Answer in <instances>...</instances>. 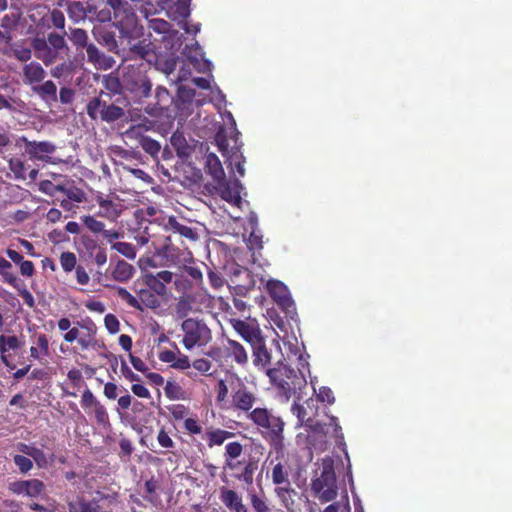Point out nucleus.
<instances>
[{
  "label": "nucleus",
  "mask_w": 512,
  "mask_h": 512,
  "mask_svg": "<svg viewBox=\"0 0 512 512\" xmlns=\"http://www.w3.org/2000/svg\"><path fill=\"white\" fill-rule=\"evenodd\" d=\"M293 340L295 343L291 340L284 341L290 351L287 355L290 365L278 362L274 368L266 370V375L276 389L277 395L285 402L292 396H297L300 400L302 390L307 387L306 376L310 373L307 360L309 356L305 353L303 344H299L295 337Z\"/></svg>",
  "instance_id": "1"
},
{
  "label": "nucleus",
  "mask_w": 512,
  "mask_h": 512,
  "mask_svg": "<svg viewBox=\"0 0 512 512\" xmlns=\"http://www.w3.org/2000/svg\"><path fill=\"white\" fill-rule=\"evenodd\" d=\"M339 485L336 478L333 461L323 459L316 464L310 481V493L320 503L334 501L338 496Z\"/></svg>",
  "instance_id": "2"
},
{
  "label": "nucleus",
  "mask_w": 512,
  "mask_h": 512,
  "mask_svg": "<svg viewBox=\"0 0 512 512\" xmlns=\"http://www.w3.org/2000/svg\"><path fill=\"white\" fill-rule=\"evenodd\" d=\"M128 104L127 99L122 96L112 98L111 93L101 91L98 96L89 100L86 112L94 121L113 123L125 116V108Z\"/></svg>",
  "instance_id": "3"
},
{
  "label": "nucleus",
  "mask_w": 512,
  "mask_h": 512,
  "mask_svg": "<svg viewBox=\"0 0 512 512\" xmlns=\"http://www.w3.org/2000/svg\"><path fill=\"white\" fill-rule=\"evenodd\" d=\"M22 82L48 105L57 101V86L52 80H45L47 72L38 61H30L22 67Z\"/></svg>",
  "instance_id": "4"
},
{
  "label": "nucleus",
  "mask_w": 512,
  "mask_h": 512,
  "mask_svg": "<svg viewBox=\"0 0 512 512\" xmlns=\"http://www.w3.org/2000/svg\"><path fill=\"white\" fill-rule=\"evenodd\" d=\"M315 401L310 398L305 401L304 404H300L298 402H294L291 406V412L298 419L299 426L305 425L314 430H321L326 435H331L336 441V443L340 446H345L343 442V434L341 433V427L337 423V419L335 417H331L329 423L322 425L315 424L313 421V416L315 415Z\"/></svg>",
  "instance_id": "5"
},
{
  "label": "nucleus",
  "mask_w": 512,
  "mask_h": 512,
  "mask_svg": "<svg viewBox=\"0 0 512 512\" xmlns=\"http://www.w3.org/2000/svg\"><path fill=\"white\" fill-rule=\"evenodd\" d=\"M67 32L62 34L51 32L47 37H34L31 40V47L35 57L45 66H50L59 58L61 52L69 51V47L65 40Z\"/></svg>",
  "instance_id": "6"
},
{
  "label": "nucleus",
  "mask_w": 512,
  "mask_h": 512,
  "mask_svg": "<svg viewBox=\"0 0 512 512\" xmlns=\"http://www.w3.org/2000/svg\"><path fill=\"white\" fill-rule=\"evenodd\" d=\"M183 332L182 344L187 350L206 346L212 339L211 330L207 324L196 318H187L181 323Z\"/></svg>",
  "instance_id": "7"
},
{
  "label": "nucleus",
  "mask_w": 512,
  "mask_h": 512,
  "mask_svg": "<svg viewBox=\"0 0 512 512\" xmlns=\"http://www.w3.org/2000/svg\"><path fill=\"white\" fill-rule=\"evenodd\" d=\"M264 437L269 441L272 448L282 453L284 449V422L283 420L271 414L266 422L260 427Z\"/></svg>",
  "instance_id": "8"
},
{
  "label": "nucleus",
  "mask_w": 512,
  "mask_h": 512,
  "mask_svg": "<svg viewBox=\"0 0 512 512\" xmlns=\"http://www.w3.org/2000/svg\"><path fill=\"white\" fill-rule=\"evenodd\" d=\"M144 283L158 296L167 294L166 285L172 283L174 274L171 271L163 270L156 274L145 273L142 275Z\"/></svg>",
  "instance_id": "9"
},
{
  "label": "nucleus",
  "mask_w": 512,
  "mask_h": 512,
  "mask_svg": "<svg viewBox=\"0 0 512 512\" xmlns=\"http://www.w3.org/2000/svg\"><path fill=\"white\" fill-rule=\"evenodd\" d=\"M266 290L273 300L283 309L290 311L293 307L287 286L281 281L269 279L266 281Z\"/></svg>",
  "instance_id": "10"
},
{
  "label": "nucleus",
  "mask_w": 512,
  "mask_h": 512,
  "mask_svg": "<svg viewBox=\"0 0 512 512\" xmlns=\"http://www.w3.org/2000/svg\"><path fill=\"white\" fill-rule=\"evenodd\" d=\"M154 100V102L149 103L144 109L145 112L152 117L161 116L172 103V97L169 91L163 86H158L155 89Z\"/></svg>",
  "instance_id": "11"
},
{
  "label": "nucleus",
  "mask_w": 512,
  "mask_h": 512,
  "mask_svg": "<svg viewBox=\"0 0 512 512\" xmlns=\"http://www.w3.org/2000/svg\"><path fill=\"white\" fill-rule=\"evenodd\" d=\"M219 499L230 512H249L242 495L233 489L222 486L219 489Z\"/></svg>",
  "instance_id": "12"
},
{
  "label": "nucleus",
  "mask_w": 512,
  "mask_h": 512,
  "mask_svg": "<svg viewBox=\"0 0 512 512\" xmlns=\"http://www.w3.org/2000/svg\"><path fill=\"white\" fill-rule=\"evenodd\" d=\"M231 397V407L241 411H249L256 401L255 395L248 390L240 378L239 386L235 388Z\"/></svg>",
  "instance_id": "13"
},
{
  "label": "nucleus",
  "mask_w": 512,
  "mask_h": 512,
  "mask_svg": "<svg viewBox=\"0 0 512 512\" xmlns=\"http://www.w3.org/2000/svg\"><path fill=\"white\" fill-rule=\"evenodd\" d=\"M25 152L33 159L43 160L45 157L53 154L56 146L49 141H30L26 137H22Z\"/></svg>",
  "instance_id": "14"
},
{
  "label": "nucleus",
  "mask_w": 512,
  "mask_h": 512,
  "mask_svg": "<svg viewBox=\"0 0 512 512\" xmlns=\"http://www.w3.org/2000/svg\"><path fill=\"white\" fill-rule=\"evenodd\" d=\"M243 239L249 250L253 251V265L263 266L255 254V251H259L263 247V234L259 227L249 226V229H245L243 232Z\"/></svg>",
  "instance_id": "15"
},
{
  "label": "nucleus",
  "mask_w": 512,
  "mask_h": 512,
  "mask_svg": "<svg viewBox=\"0 0 512 512\" xmlns=\"http://www.w3.org/2000/svg\"><path fill=\"white\" fill-rule=\"evenodd\" d=\"M86 53L87 61L93 64L96 69L108 70L115 64L113 57L101 52L94 44L86 46Z\"/></svg>",
  "instance_id": "16"
},
{
  "label": "nucleus",
  "mask_w": 512,
  "mask_h": 512,
  "mask_svg": "<svg viewBox=\"0 0 512 512\" xmlns=\"http://www.w3.org/2000/svg\"><path fill=\"white\" fill-rule=\"evenodd\" d=\"M92 33L96 41L105 46L108 51L118 53V43L113 30L105 25H98L93 28Z\"/></svg>",
  "instance_id": "17"
},
{
  "label": "nucleus",
  "mask_w": 512,
  "mask_h": 512,
  "mask_svg": "<svg viewBox=\"0 0 512 512\" xmlns=\"http://www.w3.org/2000/svg\"><path fill=\"white\" fill-rule=\"evenodd\" d=\"M237 386H239V377L236 375H227L225 379L219 380L216 401L222 408L227 407L229 391H231L232 395Z\"/></svg>",
  "instance_id": "18"
},
{
  "label": "nucleus",
  "mask_w": 512,
  "mask_h": 512,
  "mask_svg": "<svg viewBox=\"0 0 512 512\" xmlns=\"http://www.w3.org/2000/svg\"><path fill=\"white\" fill-rule=\"evenodd\" d=\"M217 190L219 191L222 199L227 202L240 201V183L238 180L229 182L225 180V176L221 179H217Z\"/></svg>",
  "instance_id": "19"
},
{
  "label": "nucleus",
  "mask_w": 512,
  "mask_h": 512,
  "mask_svg": "<svg viewBox=\"0 0 512 512\" xmlns=\"http://www.w3.org/2000/svg\"><path fill=\"white\" fill-rule=\"evenodd\" d=\"M239 135L240 133L235 130L233 135L230 137L234 145L231 147V154L228 156V158L230 160V164L235 165L236 171L241 177H243L245 175V157L241 153V147L243 144L239 142Z\"/></svg>",
  "instance_id": "20"
},
{
  "label": "nucleus",
  "mask_w": 512,
  "mask_h": 512,
  "mask_svg": "<svg viewBox=\"0 0 512 512\" xmlns=\"http://www.w3.org/2000/svg\"><path fill=\"white\" fill-rule=\"evenodd\" d=\"M274 494L278 498L282 507L287 511L293 512L296 506L297 491L291 484L274 488Z\"/></svg>",
  "instance_id": "21"
},
{
  "label": "nucleus",
  "mask_w": 512,
  "mask_h": 512,
  "mask_svg": "<svg viewBox=\"0 0 512 512\" xmlns=\"http://www.w3.org/2000/svg\"><path fill=\"white\" fill-rule=\"evenodd\" d=\"M231 324L235 331L241 335L244 340L251 343L252 345L256 344V342H259L261 339L260 330L256 326L245 321L235 319L231 321Z\"/></svg>",
  "instance_id": "22"
},
{
  "label": "nucleus",
  "mask_w": 512,
  "mask_h": 512,
  "mask_svg": "<svg viewBox=\"0 0 512 512\" xmlns=\"http://www.w3.org/2000/svg\"><path fill=\"white\" fill-rule=\"evenodd\" d=\"M126 86L130 92L139 98L149 96L152 89V83L146 75H139L136 79H130L129 77Z\"/></svg>",
  "instance_id": "23"
},
{
  "label": "nucleus",
  "mask_w": 512,
  "mask_h": 512,
  "mask_svg": "<svg viewBox=\"0 0 512 512\" xmlns=\"http://www.w3.org/2000/svg\"><path fill=\"white\" fill-rule=\"evenodd\" d=\"M129 50L127 51L126 58L127 59H144L147 61H151L150 57L153 56V50L151 48V43H147L144 40H138L135 43L129 42Z\"/></svg>",
  "instance_id": "24"
},
{
  "label": "nucleus",
  "mask_w": 512,
  "mask_h": 512,
  "mask_svg": "<svg viewBox=\"0 0 512 512\" xmlns=\"http://www.w3.org/2000/svg\"><path fill=\"white\" fill-rule=\"evenodd\" d=\"M59 197L74 200L76 203H82L86 200L85 192L76 186L71 179H62V186Z\"/></svg>",
  "instance_id": "25"
},
{
  "label": "nucleus",
  "mask_w": 512,
  "mask_h": 512,
  "mask_svg": "<svg viewBox=\"0 0 512 512\" xmlns=\"http://www.w3.org/2000/svg\"><path fill=\"white\" fill-rule=\"evenodd\" d=\"M17 449L24 455L31 457L39 468L47 467L50 462L51 457L49 458L41 449L35 446L19 443Z\"/></svg>",
  "instance_id": "26"
},
{
  "label": "nucleus",
  "mask_w": 512,
  "mask_h": 512,
  "mask_svg": "<svg viewBox=\"0 0 512 512\" xmlns=\"http://www.w3.org/2000/svg\"><path fill=\"white\" fill-rule=\"evenodd\" d=\"M115 26H117L122 33H129L136 27L137 18L132 8L128 5L123 8L119 18L114 19Z\"/></svg>",
  "instance_id": "27"
},
{
  "label": "nucleus",
  "mask_w": 512,
  "mask_h": 512,
  "mask_svg": "<svg viewBox=\"0 0 512 512\" xmlns=\"http://www.w3.org/2000/svg\"><path fill=\"white\" fill-rule=\"evenodd\" d=\"M112 277L117 282L126 283L135 274V268L128 262L119 259L112 269Z\"/></svg>",
  "instance_id": "28"
},
{
  "label": "nucleus",
  "mask_w": 512,
  "mask_h": 512,
  "mask_svg": "<svg viewBox=\"0 0 512 512\" xmlns=\"http://www.w3.org/2000/svg\"><path fill=\"white\" fill-rule=\"evenodd\" d=\"M98 203L99 210L96 214L108 221H115L120 214L119 204L108 199H103L102 197H98Z\"/></svg>",
  "instance_id": "29"
},
{
  "label": "nucleus",
  "mask_w": 512,
  "mask_h": 512,
  "mask_svg": "<svg viewBox=\"0 0 512 512\" xmlns=\"http://www.w3.org/2000/svg\"><path fill=\"white\" fill-rule=\"evenodd\" d=\"M290 468L288 465L278 462L271 470V481L275 487L291 484L289 480Z\"/></svg>",
  "instance_id": "30"
},
{
  "label": "nucleus",
  "mask_w": 512,
  "mask_h": 512,
  "mask_svg": "<svg viewBox=\"0 0 512 512\" xmlns=\"http://www.w3.org/2000/svg\"><path fill=\"white\" fill-rule=\"evenodd\" d=\"M135 292L138 296V301H140V311H143L145 308L154 309L160 305L157 295L148 286L147 288L135 290Z\"/></svg>",
  "instance_id": "31"
},
{
  "label": "nucleus",
  "mask_w": 512,
  "mask_h": 512,
  "mask_svg": "<svg viewBox=\"0 0 512 512\" xmlns=\"http://www.w3.org/2000/svg\"><path fill=\"white\" fill-rule=\"evenodd\" d=\"M247 497L254 512H270L268 499L263 490L259 493L250 490Z\"/></svg>",
  "instance_id": "32"
},
{
  "label": "nucleus",
  "mask_w": 512,
  "mask_h": 512,
  "mask_svg": "<svg viewBox=\"0 0 512 512\" xmlns=\"http://www.w3.org/2000/svg\"><path fill=\"white\" fill-rule=\"evenodd\" d=\"M233 434L229 431L222 430V429H208L205 432L204 438L207 441V444L209 447L213 446H220L222 445L227 439L231 438Z\"/></svg>",
  "instance_id": "33"
},
{
  "label": "nucleus",
  "mask_w": 512,
  "mask_h": 512,
  "mask_svg": "<svg viewBox=\"0 0 512 512\" xmlns=\"http://www.w3.org/2000/svg\"><path fill=\"white\" fill-rule=\"evenodd\" d=\"M253 347L254 365L261 368L268 366L271 362V356L263 344L262 339H260L259 342H256V344H253Z\"/></svg>",
  "instance_id": "34"
},
{
  "label": "nucleus",
  "mask_w": 512,
  "mask_h": 512,
  "mask_svg": "<svg viewBox=\"0 0 512 512\" xmlns=\"http://www.w3.org/2000/svg\"><path fill=\"white\" fill-rule=\"evenodd\" d=\"M69 512H98L99 506L95 502L86 501L82 497L68 501Z\"/></svg>",
  "instance_id": "35"
},
{
  "label": "nucleus",
  "mask_w": 512,
  "mask_h": 512,
  "mask_svg": "<svg viewBox=\"0 0 512 512\" xmlns=\"http://www.w3.org/2000/svg\"><path fill=\"white\" fill-rule=\"evenodd\" d=\"M226 351L228 352V355L233 357V359L239 363V364H245L248 360L247 353L244 349V347L234 341V340H228L227 345L225 347Z\"/></svg>",
  "instance_id": "36"
},
{
  "label": "nucleus",
  "mask_w": 512,
  "mask_h": 512,
  "mask_svg": "<svg viewBox=\"0 0 512 512\" xmlns=\"http://www.w3.org/2000/svg\"><path fill=\"white\" fill-rule=\"evenodd\" d=\"M66 36L76 47L77 50L86 48V46L88 45V34L84 29L70 28Z\"/></svg>",
  "instance_id": "37"
},
{
  "label": "nucleus",
  "mask_w": 512,
  "mask_h": 512,
  "mask_svg": "<svg viewBox=\"0 0 512 512\" xmlns=\"http://www.w3.org/2000/svg\"><path fill=\"white\" fill-rule=\"evenodd\" d=\"M67 13L69 18L74 22H79L87 17L85 4L80 1L68 2Z\"/></svg>",
  "instance_id": "38"
},
{
  "label": "nucleus",
  "mask_w": 512,
  "mask_h": 512,
  "mask_svg": "<svg viewBox=\"0 0 512 512\" xmlns=\"http://www.w3.org/2000/svg\"><path fill=\"white\" fill-rule=\"evenodd\" d=\"M89 415H93L98 425L107 427L110 425L109 416L105 406L99 401L93 408L86 412Z\"/></svg>",
  "instance_id": "39"
},
{
  "label": "nucleus",
  "mask_w": 512,
  "mask_h": 512,
  "mask_svg": "<svg viewBox=\"0 0 512 512\" xmlns=\"http://www.w3.org/2000/svg\"><path fill=\"white\" fill-rule=\"evenodd\" d=\"M207 169L215 180L221 179L225 176L222 164L215 154L207 156Z\"/></svg>",
  "instance_id": "40"
},
{
  "label": "nucleus",
  "mask_w": 512,
  "mask_h": 512,
  "mask_svg": "<svg viewBox=\"0 0 512 512\" xmlns=\"http://www.w3.org/2000/svg\"><path fill=\"white\" fill-rule=\"evenodd\" d=\"M193 297L184 294L180 296L177 300L175 311L178 317L184 318L186 317L192 310Z\"/></svg>",
  "instance_id": "41"
},
{
  "label": "nucleus",
  "mask_w": 512,
  "mask_h": 512,
  "mask_svg": "<svg viewBox=\"0 0 512 512\" xmlns=\"http://www.w3.org/2000/svg\"><path fill=\"white\" fill-rule=\"evenodd\" d=\"M56 201L60 202V207L66 212L64 219L73 218L78 214V210L81 213L80 203H76L74 200L58 197Z\"/></svg>",
  "instance_id": "42"
},
{
  "label": "nucleus",
  "mask_w": 512,
  "mask_h": 512,
  "mask_svg": "<svg viewBox=\"0 0 512 512\" xmlns=\"http://www.w3.org/2000/svg\"><path fill=\"white\" fill-rule=\"evenodd\" d=\"M21 15L19 10L10 11L1 18L0 26L4 30H14L19 24Z\"/></svg>",
  "instance_id": "43"
},
{
  "label": "nucleus",
  "mask_w": 512,
  "mask_h": 512,
  "mask_svg": "<svg viewBox=\"0 0 512 512\" xmlns=\"http://www.w3.org/2000/svg\"><path fill=\"white\" fill-rule=\"evenodd\" d=\"M11 52L15 59L24 64L29 63L32 58V49L18 43L11 46Z\"/></svg>",
  "instance_id": "44"
},
{
  "label": "nucleus",
  "mask_w": 512,
  "mask_h": 512,
  "mask_svg": "<svg viewBox=\"0 0 512 512\" xmlns=\"http://www.w3.org/2000/svg\"><path fill=\"white\" fill-rule=\"evenodd\" d=\"M45 491V484L39 479L27 480L25 496L30 498H36L42 495Z\"/></svg>",
  "instance_id": "45"
},
{
  "label": "nucleus",
  "mask_w": 512,
  "mask_h": 512,
  "mask_svg": "<svg viewBox=\"0 0 512 512\" xmlns=\"http://www.w3.org/2000/svg\"><path fill=\"white\" fill-rule=\"evenodd\" d=\"M22 346V343L16 336H0V353L4 354L10 350L19 349Z\"/></svg>",
  "instance_id": "46"
},
{
  "label": "nucleus",
  "mask_w": 512,
  "mask_h": 512,
  "mask_svg": "<svg viewBox=\"0 0 512 512\" xmlns=\"http://www.w3.org/2000/svg\"><path fill=\"white\" fill-rule=\"evenodd\" d=\"M140 146L147 154L152 157H157L161 149V145L158 141L147 136H144L140 139Z\"/></svg>",
  "instance_id": "47"
},
{
  "label": "nucleus",
  "mask_w": 512,
  "mask_h": 512,
  "mask_svg": "<svg viewBox=\"0 0 512 512\" xmlns=\"http://www.w3.org/2000/svg\"><path fill=\"white\" fill-rule=\"evenodd\" d=\"M62 186V180L58 182H52L49 180L42 181L40 183V190L53 197L55 200L59 197Z\"/></svg>",
  "instance_id": "48"
},
{
  "label": "nucleus",
  "mask_w": 512,
  "mask_h": 512,
  "mask_svg": "<svg viewBox=\"0 0 512 512\" xmlns=\"http://www.w3.org/2000/svg\"><path fill=\"white\" fill-rule=\"evenodd\" d=\"M148 28L157 34H168L171 29V24L159 18H153L148 21Z\"/></svg>",
  "instance_id": "49"
},
{
  "label": "nucleus",
  "mask_w": 512,
  "mask_h": 512,
  "mask_svg": "<svg viewBox=\"0 0 512 512\" xmlns=\"http://www.w3.org/2000/svg\"><path fill=\"white\" fill-rule=\"evenodd\" d=\"M9 168L18 179H26L27 170L26 164L19 158H11L9 160Z\"/></svg>",
  "instance_id": "50"
},
{
  "label": "nucleus",
  "mask_w": 512,
  "mask_h": 512,
  "mask_svg": "<svg viewBox=\"0 0 512 512\" xmlns=\"http://www.w3.org/2000/svg\"><path fill=\"white\" fill-rule=\"evenodd\" d=\"M47 18L54 28L65 31V16L61 10L52 9L48 12Z\"/></svg>",
  "instance_id": "51"
},
{
  "label": "nucleus",
  "mask_w": 512,
  "mask_h": 512,
  "mask_svg": "<svg viewBox=\"0 0 512 512\" xmlns=\"http://www.w3.org/2000/svg\"><path fill=\"white\" fill-rule=\"evenodd\" d=\"M164 392L166 397L171 400H180L184 398V391L176 382L168 381L164 388Z\"/></svg>",
  "instance_id": "52"
},
{
  "label": "nucleus",
  "mask_w": 512,
  "mask_h": 512,
  "mask_svg": "<svg viewBox=\"0 0 512 512\" xmlns=\"http://www.w3.org/2000/svg\"><path fill=\"white\" fill-rule=\"evenodd\" d=\"M215 142L218 147V150L222 153L223 156L228 157L231 154V149L229 150V140L223 129H220L216 133Z\"/></svg>",
  "instance_id": "53"
},
{
  "label": "nucleus",
  "mask_w": 512,
  "mask_h": 512,
  "mask_svg": "<svg viewBox=\"0 0 512 512\" xmlns=\"http://www.w3.org/2000/svg\"><path fill=\"white\" fill-rule=\"evenodd\" d=\"M117 293L119 297L125 301L130 307L141 310L140 301H138V296H133L126 288L119 287L117 289Z\"/></svg>",
  "instance_id": "54"
},
{
  "label": "nucleus",
  "mask_w": 512,
  "mask_h": 512,
  "mask_svg": "<svg viewBox=\"0 0 512 512\" xmlns=\"http://www.w3.org/2000/svg\"><path fill=\"white\" fill-rule=\"evenodd\" d=\"M104 85H105V88L108 90L107 93H111L112 97L113 96H116V97L121 96L122 85H121L119 78L114 77V76H109L105 79Z\"/></svg>",
  "instance_id": "55"
},
{
  "label": "nucleus",
  "mask_w": 512,
  "mask_h": 512,
  "mask_svg": "<svg viewBox=\"0 0 512 512\" xmlns=\"http://www.w3.org/2000/svg\"><path fill=\"white\" fill-rule=\"evenodd\" d=\"M76 256L72 252H63L60 256V264L65 272H71L76 266Z\"/></svg>",
  "instance_id": "56"
},
{
  "label": "nucleus",
  "mask_w": 512,
  "mask_h": 512,
  "mask_svg": "<svg viewBox=\"0 0 512 512\" xmlns=\"http://www.w3.org/2000/svg\"><path fill=\"white\" fill-rule=\"evenodd\" d=\"M271 413L265 408H256L250 413V419L256 424L258 427H261L264 422L268 419Z\"/></svg>",
  "instance_id": "57"
},
{
  "label": "nucleus",
  "mask_w": 512,
  "mask_h": 512,
  "mask_svg": "<svg viewBox=\"0 0 512 512\" xmlns=\"http://www.w3.org/2000/svg\"><path fill=\"white\" fill-rule=\"evenodd\" d=\"M242 453V445L239 442H230L225 447V457L226 459H236ZM227 465L231 466V464L227 461Z\"/></svg>",
  "instance_id": "58"
},
{
  "label": "nucleus",
  "mask_w": 512,
  "mask_h": 512,
  "mask_svg": "<svg viewBox=\"0 0 512 512\" xmlns=\"http://www.w3.org/2000/svg\"><path fill=\"white\" fill-rule=\"evenodd\" d=\"M13 460L21 473H28L33 468L32 460L24 455L17 454L13 457Z\"/></svg>",
  "instance_id": "59"
},
{
  "label": "nucleus",
  "mask_w": 512,
  "mask_h": 512,
  "mask_svg": "<svg viewBox=\"0 0 512 512\" xmlns=\"http://www.w3.org/2000/svg\"><path fill=\"white\" fill-rule=\"evenodd\" d=\"M97 402H99V400L94 396L91 390L86 389L83 392L81 397V406L86 412L93 408Z\"/></svg>",
  "instance_id": "60"
},
{
  "label": "nucleus",
  "mask_w": 512,
  "mask_h": 512,
  "mask_svg": "<svg viewBox=\"0 0 512 512\" xmlns=\"http://www.w3.org/2000/svg\"><path fill=\"white\" fill-rule=\"evenodd\" d=\"M168 411L175 420L186 419L188 415V408L183 404H174L167 407Z\"/></svg>",
  "instance_id": "61"
},
{
  "label": "nucleus",
  "mask_w": 512,
  "mask_h": 512,
  "mask_svg": "<svg viewBox=\"0 0 512 512\" xmlns=\"http://www.w3.org/2000/svg\"><path fill=\"white\" fill-rule=\"evenodd\" d=\"M119 253H121L122 255H124L125 257L129 258V259H134L136 257V250L135 248L129 244V243H125V242H118L116 243L114 246H113Z\"/></svg>",
  "instance_id": "62"
},
{
  "label": "nucleus",
  "mask_w": 512,
  "mask_h": 512,
  "mask_svg": "<svg viewBox=\"0 0 512 512\" xmlns=\"http://www.w3.org/2000/svg\"><path fill=\"white\" fill-rule=\"evenodd\" d=\"M179 353H180L179 348L177 346H175V350H162L159 353L158 358L161 362L169 363L172 367L176 360V357H177L176 355H178Z\"/></svg>",
  "instance_id": "63"
},
{
  "label": "nucleus",
  "mask_w": 512,
  "mask_h": 512,
  "mask_svg": "<svg viewBox=\"0 0 512 512\" xmlns=\"http://www.w3.org/2000/svg\"><path fill=\"white\" fill-rule=\"evenodd\" d=\"M104 324L110 334H116L120 330V323L115 315L107 314L104 318Z\"/></svg>",
  "instance_id": "64"
}]
</instances>
